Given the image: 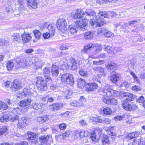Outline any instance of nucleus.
Here are the masks:
<instances>
[{
	"instance_id": "7",
	"label": "nucleus",
	"mask_w": 145,
	"mask_h": 145,
	"mask_svg": "<svg viewBox=\"0 0 145 145\" xmlns=\"http://www.w3.org/2000/svg\"><path fill=\"white\" fill-rule=\"evenodd\" d=\"M99 19V18L96 16L95 17V19L94 18L90 19V24L94 28L97 26L101 27L104 24L103 20H100Z\"/></svg>"
},
{
	"instance_id": "9",
	"label": "nucleus",
	"mask_w": 145,
	"mask_h": 145,
	"mask_svg": "<svg viewBox=\"0 0 145 145\" xmlns=\"http://www.w3.org/2000/svg\"><path fill=\"white\" fill-rule=\"evenodd\" d=\"M16 68H19L20 67L24 68H27L29 67V65L28 64L29 63L28 61H27V58L21 59L19 60L18 62L17 61Z\"/></svg>"
},
{
	"instance_id": "18",
	"label": "nucleus",
	"mask_w": 145,
	"mask_h": 145,
	"mask_svg": "<svg viewBox=\"0 0 145 145\" xmlns=\"http://www.w3.org/2000/svg\"><path fill=\"white\" fill-rule=\"evenodd\" d=\"M22 40L24 43L29 42L31 39L32 37L30 33H24L22 35Z\"/></svg>"
},
{
	"instance_id": "16",
	"label": "nucleus",
	"mask_w": 145,
	"mask_h": 145,
	"mask_svg": "<svg viewBox=\"0 0 145 145\" xmlns=\"http://www.w3.org/2000/svg\"><path fill=\"white\" fill-rule=\"evenodd\" d=\"M43 75L46 80L51 81L50 76V68L49 67L44 68L43 70Z\"/></svg>"
},
{
	"instance_id": "29",
	"label": "nucleus",
	"mask_w": 145,
	"mask_h": 145,
	"mask_svg": "<svg viewBox=\"0 0 145 145\" xmlns=\"http://www.w3.org/2000/svg\"><path fill=\"white\" fill-rule=\"evenodd\" d=\"M70 62L71 64V69L72 70L77 69L78 68L77 65L75 60L73 58H72L70 60Z\"/></svg>"
},
{
	"instance_id": "3",
	"label": "nucleus",
	"mask_w": 145,
	"mask_h": 145,
	"mask_svg": "<svg viewBox=\"0 0 145 145\" xmlns=\"http://www.w3.org/2000/svg\"><path fill=\"white\" fill-rule=\"evenodd\" d=\"M37 80L36 85L39 89L42 91H45L47 89V83L46 82H51V81L48 80H45L41 77L38 76L36 78Z\"/></svg>"
},
{
	"instance_id": "34",
	"label": "nucleus",
	"mask_w": 145,
	"mask_h": 145,
	"mask_svg": "<svg viewBox=\"0 0 145 145\" xmlns=\"http://www.w3.org/2000/svg\"><path fill=\"white\" fill-rule=\"evenodd\" d=\"M93 33L90 31L86 32L84 34V38L87 39H89L92 38L93 36Z\"/></svg>"
},
{
	"instance_id": "5",
	"label": "nucleus",
	"mask_w": 145,
	"mask_h": 145,
	"mask_svg": "<svg viewBox=\"0 0 145 145\" xmlns=\"http://www.w3.org/2000/svg\"><path fill=\"white\" fill-rule=\"evenodd\" d=\"M61 81L64 83H67L72 85L74 83L73 76L69 73L63 74L61 77Z\"/></svg>"
},
{
	"instance_id": "50",
	"label": "nucleus",
	"mask_w": 145,
	"mask_h": 145,
	"mask_svg": "<svg viewBox=\"0 0 145 145\" xmlns=\"http://www.w3.org/2000/svg\"><path fill=\"white\" fill-rule=\"evenodd\" d=\"M113 49V47H111L109 46H108L105 48V50L109 54H111L112 53Z\"/></svg>"
},
{
	"instance_id": "22",
	"label": "nucleus",
	"mask_w": 145,
	"mask_h": 145,
	"mask_svg": "<svg viewBox=\"0 0 145 145\" xmlns=\"http://www.w3.org/2000/svg\"><path fill=\"white\" fill-rule=\"evenodd\" d=\"M50 136L47 135H45L41 136L39 138L40 141L42 144H46L48 142Z\"/></svg>"
},
{
	"instance_id": "47",
	"label": "nucleus",
	"mask_w": 145,
	"mask_h": 145,
	"mask_svg": "<svg viewBox=\"0 0 145 145\" xmlns=\"http://www.w3.org/2000/svg\"><path fill=\"white\" fill-rule=\"evenodd\" d=\"M130 74L132 75L135 81L139 83H140V80L138 78V77L137 76L134 72H130Z\"/></svg>"
},
{
	"instance_id": "1",
	"label": "nucleus",
	"mask_w": 145,
	"mask_h": 145,
	"mask_svg": "<svg viewBox=\"0 0 145 145\" xmlns=\"http://www.w3.org/2000/svg\"><path fill=\"white\" fill-rule=\"evenodd\" d=\"M117 92L116 91L108 88V85H106L103 89V95L105 96L102 97V100L104 103L109 104V98H108L107 97L115 96L116 95Z\"/></svg>"
},
{
	"instance_id": "44",
	"label": "nucleus",
	"mask_w": 145,
	"mask_h": 145,
	"mask_svg": "<svg viewBox=\"0 0 145 145\" xmlns=\"http://www.w3.org/2000/svg\"><path fill=\"white\" fill-rule=\"evenodd\" d=\"M1 121V122H5L9 120V117L6 115L3 116L0 118Z\"/></svg>"
},
{
	"instance_id": "48",
	"label": "nucleus",
	"mask_w": 145,
	"mask_h": 145,
	"mask_svg": "<svg viewBox=\"0 0 145 145\" xmlns=\"http://www.w3.org/2000/svg\"><path fill=\"white\" fill-rule=\"evenodd\" d=\"M109 102L110 103L109 104H113L115 105H117L118 101L117 100L113 98H109Z\"/></svg>"
},
{
	"instance_id": "32",
	"label": "nucleus",
	"mask_w": 145,
	"mask_h": 145,
	"mask_svg": "<svg viewBox=\"0 0 145 145\" xmlns=\"http://www.w3.org/2000/svg\"><path fill=\"white\" fill-rule=\"evenodd\" d=\"M16 62L15 61H9L7 63V68L8 71H11L12 70L13 68L14 67V63Z\"/></svg>"
},
{
	"instance_id": "11",
	"label": "nucleus",
	"mask_w": 145,
	"mask_h": 145,
	"mask_svg": "<svg viewBox=\"0 0 145 145\" xmlns=\"http://www.w3.org/2000/svg\"><path fill=\"white\" fill-rule=\"evenodd\" d=\"M63 107V105L62 103H54L50 106L49 109L52 111L55 112L62 108Z\"/></svg>"
},
{
	"instance_id": "46",
	"label": "nucleus",
	"mask_w": 145,
	"mask_h": 145,
	"mask_svg": "<svg viewBox=\"0 0 145 145\" xmlns=\"http://www.w3.org/2000/svg\"><path fill=\"white\" fill-rule=\"evenodd\" d=\"M105 62V61L104 60L95 61H93V65H100L104 64Z\"/></svg>"
},
{
	"instance_id": "36",
	"label": "nucleus",
	"mask_w": 145,
	"mask_h": 145,
	"mask_svg": "<svg viewBox=\"0 0 145 145\" xmlns=\"http://www.w3.org/2000/svg\"><path fill=\"white\" fill-rule=\"evenodd\" d=\"M34 36L36 39H39L41 36V33L39 30H35L33 31Z\"/></svg>"
},
{
	"instance_id": "38",
	"label": "nucleus",
	"mask_w": 145,
	"mask_h": 145,
	"mask_svg": "<svg viewBox=\"0 0 145 145\" xmlns=\"http://www.w3.org/2000/svg\"><path fill=\"white\" fill-rule=\"evenodd\" d=\"M8 107V106L5 103L0 101V110H4L7 109Z\"/></svg>"
},
{
	"instance_id": "49",
	"label": "nucleus",
	"mask_w": 145,
	"mask_h": 145,
	"mask_svg": "<svg viewBox=\"0 0 145 145\" xmlns=\"http://www.w3.org/2000/svg\"><path fill=\"white\" fill-rule=\"evenodd\" d=\"M25 9L26 7L24 3L23 4L20 5V7H19L18 10L19 12H22L26 10Z\"/></svg>"
},
{
	"instance_id": "26",
	"label": "nucleus",
	"mask_w": 145,
	"mask_h": 145,
	"mask_svg": "<svg viewBox=\"0 0 145 145\" xmlns=\"http://www.w3.org/2000/svg\"><path fill=\"white\" fill-rule=\"evenodd\" d=\"M44 104L41 103H33L31 105L33 109L35 110H37L41 108L42 107Z\"/></svg>"
},
{
	"instance_id": "17",
	"label": "nucleus",
	"mask_w": 145,
	"mask_h": 145,
	"mask_svg": "<svg viewBox=\"0 0 145 145\" xmlns=\"http://www.w3.org/2000/svg\"><path fill=\"white\" fill-rule=\"evenodd\" d=\"M123 96L125 97V100L124 102H127L133 101L135 98V96L133 95L128 93H124Z\"/></svg>"
},
{
	"instance_id": "56",
	"label": "nucleus",
	"mask_w": 145,
	"mask_h": 145,
	"mask_svg": "<svg viewBox=\"0 0 145 145\" xmlns=\"http://www.w3.org/2000/svg\"><path fill=\"white\" fill-rule=\"evenodd\" d=\"M19 117L17 115H15L13 116L10 118V120L12 122H15L16 121L18 120Z\"/></svg>"
},
{
	"instance_id": "53",
	"label": "nucleus",
	"mask_w": 145,
	"mask_h": 145,
	"mask_svg": "<svg viewBox=\"0 0 145 145\" xmlns=\"http://www.w3.org/2000/svg\"><path fill=\"white\" fill-rule=\"evenodd\" d=\"M104 35L108 37H113V35L111 32L106 30Z\"/></svg>"
},
{
	"instance_id": "57",
	"label": "nucleus",
	"mask_w": 145,
	"mask_h": 145,
	"mask_svg": "<svg viewBox=\"0 0 145 145\" xmlns=\"http://www.w3.org/2000/svg\"><path fill=\"white\" fill-rule=\"evenodd\" d=\"M66 125L64 123H61L59 125V127L61 130H64L66 128Z\"/></svg>"
},
{
	"instance_id": "30",
	"label": "nucleus",
	"mask_w": 145,
	"mask_h": 145,
	"mask_svg": "<svg viewBox=\"0 0 145 145\" xmlns=\"http://www.w3.org/2000/svg\"><path fill=\"white\" fill-rule=\"evenodd\" d=\"M77 82L78 86L81 88H82L84 87L86 83L85 80L81 78H78Z\"/></svg>"
},
{
	"instance_id": "40",
	"label": "nucleus",
	"mask_w": 145,
	"mask_h": 145,
	"mask_svg": "<svg viewBox=\"0 0 145 145\" xmlns=\"http://www.w3.org/2000/svg\"><path fill=\"white\" fill-rule=\"evenodd\" d=\"M103 113L106 115H108L112 113V110L110 108L108 107L104 108L103 110Z\"/></svg>"
},
{
	"instance_id": "10",
	"label": "nucleus",
	"mask_w": 145,
	"mask_h": 145,
	"mask_svg": "<svg viewBox=\"0 0 145 145\" xmlns=\"http://www.w3.org/2000/svg\"><path fill=\"white\" fill-rule=\"evenodd\" d=\"M21 84L17 80H14L11 84V88L12 91H16L20 89Z\"/></svg>"
},
{
	"instance_id": "28",
	"label": "nucleus",
	"mask_w": 145,
	"mask_h": 145,
	"mask_svg": "<svg viewBox=\"0 0 145 145\" xmlns=\"http://www.w3.org/2000/svg\"><path fill=\"white\" fill-rule=\"evenodd\" d=\"M47 28L49 32L51 34V36H54L55 30V26L54 24H51L48 25Z\"/></svg>"
},
{
	"instance_id": "12",
	"label": "nucleus",
	"mask_w": 145,
	"mask_h": 145,
	"mask_svg": "<svg viewBox=\"0 0 145 145\" xmlns=\"http://www.w3.org/2000/svg\"><path fill=\"white\" fill-rule=\"evenodd\" d=\"M98 87L97 84L96 83H90L87 86L86 90L88 91H95Z\"/></svg>"
},
{
	"instance_id": "8",
	"label": "nucleus",
	"mask_w": 145,
	"mask_h": 145,
	"mask_svg": "<svg viewBox=\"0 0 145 145\" xmlns=\"http://www.w3.org/2000/svg\"><path fill=\"white\" fill-rule=\"evenodd\" d=\"M88 22V19L86 17H84L82 19H80L79 20L74 22V23L82 30L85 29Z\"/></svg>"
},
{
	"instance_id": "14",
	"label": "nucleus",
	"mask_w": 145,
	"mask_h": 145,
	"mask_svg": "<svg viewBox=\"0 0 145 145\" xmlns=\"http://www.w3.org/2000/svg\"><path fill=\"white\" fill-rule=\"evenodd\" d=\"M85 16L84 12L82 9L77 10L75 14L73 16L74 19H80L83 18Z\"/></svg>"
},
{
	"instance_id": "58",
	"label": "nucleus",
	"mask_w": 145,
	"mask_h": 145,
	"mask_svg": "<svg viewBox=\"0 0 145 145\" xmlns=\"http://www.w3.org/2000/svg\"><path fill=\"white\" fill-rule=\"evenodd\" d=\"M111 122V120L108 118H103V121L102 123H105L106 124H109Z\"/></svg>"
},
{
	"instance_id": "52",
	"label": "nucleus",
	"mask_w": 145,
	"mask_h": 145,
	"mask_svg": "<svg viewBox=\"0 0 145 145\" xmlns=\"http://www.w3.org/2000/svg\"><path fill=\"white\" fill-rule=\"evenodd\" d=\"M14 41H18L20 39V35L18 33H14L13 35Z\"/></svg>"
},
{
	"instance_id": "37",
	"label": "nucleus",
	"mask_w": 145,
	"mask_h": 145,
	"mask_svg": "<svg viewBox=\"0 0 145 145\" xmlns=\"http://www.w3.org/2000/svg\"><path fill=\"white\" fill-rule=\"evenodd\" d=\"M49 120L46 116H44L43 117H38L37 118V121L39 123H42Z\"/></svg>"
},
{
	"instance_id": "60",
	"label": "nucleus",
	"mask_w": 145,
	"mask_h": 145,
	"mask_svg": "<svg viewBox=\"0 0 145 145\" xmlns=\"http://www.w3.org/2000/svg\"><path fill=\"white\" fill-rule=\"evenodd\" d=\"M131 89L133 91H137L140 90V88L138 86L135 85L132 87Z\"/></svg>"
},
{
	"instance_id": "13",
	"label": "nucleus",
	"mask_w": 145,
	"mask_h": 145,
	"mask_svg": "<svg viewBox=\"0 0 145 145\" xmlns=\"http://www.w3.org/2000/svg\"><path fill=\"white\" fill-rule=\"evenodd\" d=\"M29 120L28 119L25 117L20 118L18 120V127L19 128L22 127L23 125L28 123Z\"/></svg>"
},
{
	"instance_id": "15",
	"label": "nucleus",
	"mask_w": 145,
	"mask_h": 145,
	"mask_svg": "<svg viewBox=\"0 0 145 145\" xmlns=\"http://www.w3.org/2000/svg\"><path fill=\"white\" fill-rule=\"evenodd\" d=\"M120 77L121 75L120 74L114 72L112 74L110 77V80L112 82L115 83L120 80Z\"/></svg>"
},
{
	"instance_id": "51",
	"label": "nucleus",
	"mask_w": 145,
	"mask_h": 145,
	"mask_svg": "<svg viewBox=\"0 0 145 145\" xmlns=\"http://www.w3.org/2000/svg\"><path fill=\"white\" fill-rule=\"evenodd\" d=\"M102 143L104 145H108L110 144L108 139L106 137H104L103 139Z\"/></svg>"
},
{
	"instance_id": "41",
	"label": "nucleus",
	"mask_w": 145,
	"mask_h": 145,
	"mask_svg": "<svg viewBox=\"0 0 145 145\" xmlns=\"http://www.w3.org/2000/svg\"><path fill=\"white\" fill-rule=\"evenodd\" d=\"M78 101L80 102V103L82 105V106H81V107H83L85 106V103L86 102V100L83 97L81 96Z\"/></svg>"
},
{
	"instance_id": "42",
	"label": "nucleus",
	"mask_w": 145,
	"mask_h": 145,
	"mask_svg": "<svg viewBox=\"0 0 145 145\" xmlns=\"http://www.w3.org/2000/svg\"><path fill=\"white\" fill-rule=\"evenodd\" d=\"M28 138L30 140H33L36 138V135L34 133L30 132H28L27 133Z\"/></svg>"
},
{
	"instance_id": "2",
	"label": "nucleus",
	"mask_w": 145,
	"mask_h": 145,
	"mask_svg": "<svg viewBox=\"0 0 145 145\" xmlns=\"http://www.w3.org/2000/svg\"><path fill=\"white\" fill-rule=\"evenodd\" d=\"M102 49V46L98 44H89L85 46L82 50V52L87 53L94 49L95 52L97 53L100 52Z\"/></svg>"
},
{
	"instance_id": "39",
	"label": "nucleus",
	"mask_w": 145,
	"mask_h": 145,
	"mask_svg": "<svg viewBox=\"0 0 145 145\" xmlns=\"http://www.w3.org/2000/svg\"><path fill=\"white\" fill-rule=\"evenodd\" d=\"M114 129V127H109L106 130L107 134L110 136L115 135V133L112 131Z\"/></svg>"
},
{
	"instance_id": "21",
	"label": "nucleus",
	"mask_w": 145,
	"mask_h": 145,
	"mask_svg": "<svg viewBox=\"0 0 145 145\" xmlns=\"http://www.w3.org/2000/svg\"><path fill=\"white\" fill-rule=\"evenodd\" d=\"M32 101L30 98H27L20 102V105L22 107L27 106L30 104Z\"/></svg>"
},
{
	"instance_id": "25",
	"label": "nucleus",
	"mask_w": 145,
	"mask_h": 145,
	"mask_svg": "<svg viewBox=\"0 0 145 145\" xmlns=\"http://www.w3.org/2000/svg\"><path fill=\"white\" fill-rule=\"evenodd\" d=\"M27 3L32 8H35L37 7V2L36 0H27Z\"/></svg>"
},
{
	"instance_id": "62",
	"label": "nucleus",
	"mask_w": 145,
	"mask_h": 145,
	"mask_svg": "<svg viewBox=\"0 0 145 145\" xmlns=\"http://www.w3.org/2000/svg\"><path fill=\"white\" fill-rule=\"evenodd\" d=\"M79 73L81 76L85 77H87L88 76V74L87 72L84 70L80 71Z\"/></svg>"
},
{
	"instance_id": "27",
	"label": "nucleus",
	"mask_w": 145,
	"mask_h": 145,
	"mask_svg": "<svg viewBox=\"0 0 145 145\" xmlns=\"http://www.w3.org/2000/svg\"><path fill=\"white\" fill-rule=\"evenodd\" d=\"M95 12L93 10L88 9L86 10L84 12L85 16H95Z\"/></svg>"
},
{
	"instance_id": "6",
	"label": "nucleus",
	"mask_w": 145,
	"mask_h": 145,
	"mask_svg": "<svg viewBox=\"0 0 145 145\" xmlns=\"http://www.w3.org/2000/svg\"><path fill=\"white\" fill-rule=\"evenodd\" d=\"M33 93L29 89L26 88H24L22 92L18 93L17 95L18 98L25 97L30 98V97H33Z\"/></svg>"
},
{
	"instance_id": "23",
	"label": "nucleus",
	"mask_w": 145,
	"mask_h": 145,
	"mask_svg": "<svg viewBox=\"0 0 145 145\" xmlns=\"http://www.w3.org/2000/svg\"><path fill=\"white\" fill-rule=\"evenodd\" d=\"M96 16H98V18H99V19L100 20H103L104 22L103 19L104 18H108V12L105 11H100L98 15Z\"/></svg>"
},
{
	"instance_id": "59",
	"label": "nucleus",
	"mask_w": 145,
	"mask_h": 145,
	"mask_svg": "<svg viewBox=\"0 0 145 145\" xmlns=\"http://www.w3.org/2000/svg\"><path fill=\"white\" fill-rule=\"evenodd\" d=\"M7 130V128L4 126L2 127V128L0 129V135H3L6 131Z\"/></svg>"
},
{
	"instance_id": "4",
	"label": "nucleus",
	"mask_w": 145,
	"mask_h": 145,
	"mask_svg": "<svg viewBox=\"0 0 145 145\" xmlns=\"http://www.w3.org/2000/svg\"><path fill=\"white\" fill-rule=\"evenodd\" d=\"M57 29L63 33H65L66 30L67 24L66 20L64 18H59L57 20L56 23Z\"/></svg>"
},
{
	"instance_id": "64",
	"label": "nucleus",
	"mask_w": 145,
	"mask_h": 145,
	"mask_svg": "<svg viewBox=\"0 0 145 145\" xmlns=\"http://www.w3.org/2000/svg\"><path fill=\"white\" fill-rule=\"evenodd\" d=\"M96 135L95 132L91 133L90 138L93 141H95L96 140Z\"/></svg>"
},
{
	"instance_id": "33",
	"label": "nucleus",
	"mask_w": 145,
	"mask_h": 145,
	"mask_svg": "<svg viewBox=\"0 0 145 145\" xmlns=\"http://www.w3.org/2000/svg\"><path fill=\"white\" fill-rule=\"evenodd\" d=\"M70 104L72 106L76 107H81V106H82V105L80 103V102L78 100H74L72 101L70 103Z\"/></svg>"
},
{
	"instance_id": "19",
	"label": "nucleus",
	"mask_w": 145,
	"mask_h": 145,
	"mask_svg": "<svg viewBox=\"0 0 145 145\" xmlns=\"http://www.w3.org/2000/svg\"><path fill=\"white\" fill-rule=\"evenodd\" d=\"M59 67L53 65L51 68V73L53 76H57L59 74Z\"/></svg>"
},
{
	"instance_id": "20",
	"label": "nucleus",
	"mask_w": 145,
	"mask_h": 145,
	"mask_svg": "<svg viewBox=\"0 0 145 145\" xmlns=\"http://www.w3.org/2000/svg\"><path fill=\"white\" fill-rule=\"evenodd\" d=\"M78 25L75 26L73 25H71L68 26V30L70 33L73 34L75 35L76 34L78 30Z\"/></svg>"
},
{
	"instance_id": "63",
	"label": "nucleus",
	"mask_w": 145,
	"mask_h": 145,
	"mask_svg": "<svg viewBox=\"0 0 145 145\" xmlns=\"http://www.w3.org/2000/svg\"><path fill=\"white\" fill-rule=\"evenodd\" d=\"M43 37L45 39L49 38L50 36H53L51 35V34L50 33H46L43 35Z\"/></svg>"
},
{
	"instance_id": "54",
	"label": "nucleus",
	"mask_w": 145,
	"mask_h": 145,
	"mask_svg": "<svg viewBox=\"0 0 145 145\" xmlns=\"http://www.w3.org/2000/svg\"><path fill=\"white\" fill-rule=\"evenodd\" d=\"M106 29L105 28H103L99 29L97 31V33L100 35H105V32H106Z\"/></svg>"
},
{
	"instance_id": "61",
	"label": "nucleus",
	"mask_w": 145,
	"mask_h": 145,
	"mask_svg": "<svg viewBox=\"0 0 145 145\" xmlns=\"http://www.w3.org/2000/svg\"><path fill=\"white\" fill-rule=\"evenodd\" d=\"M8 43V42L3 39H0V45L3 46L6 45Z\"/></svg>"
},
{
	"instance_id": "35",
	"label": "nucleus",
	"mask_w": 145,
	"mask_h": 145,
	"mask_svg": "<svg viewBox=\"0 0 145 145\" xmlns=\"http://www.w3.org/2000/svg\"><path fill=\"white\" fill-rule=\"evenodd\" d=\"M122 106L123 108L125 110L127 111H131L132 109L131 105L123 102L122 105Z\"/></svg>"
},
{
	"instance_id": "45",
	"label": "nucleus",
	"mask_w": 145,
	"mask_h": 145,
	"mask_svg": "<svg viewBox=\"0 0 145 145\" xmlns=\"http://www.w3.org/2000/svg\"><path fill=\"white\" fill-rule=\"evenodd\" d=\"M106 67L108 69H112L115 68H116V64L114 63H109Z\"/></svg>"
},
{
	"instance_id": "24",
	"label": "nucleus",
	"mask_w": 145,
	"mask_h": 145,
	"mask_svg": "<svg viewBox=\"0 0 145 145\" xmlns=\"http://www.w3.org/2000/svg\"><path fill=\"white\" fill-rule=\"evenodd\" d=\"M27 61H28L29 63V66L32 65V64H35L39 60L38 58L36 57H28L27 58Z\"/></svg>"
},
{
	"instance_id": "31",
	"label": "nucleus",
	"mask_w": 145,
	"mask_h": 145,
	"mask_svg": "<svg viewBox=\"0 0 145 145\" xmlns=\"http://www.w3.org/2000/svg\"><path fill=\"white\" fill-rule=\"evenodd\" d=\"M94 70L95 71L100 73L101 76H105L106 74L104 69L101 67H97L94 69Z\"/></svg>"
},
{
	"instance_id": "43",
	"label": "nucleus",
	"mask_w": 145,
	"mask_h": 145,
	"mask_svg": "<svg viewBox=\"0 0 145 145\" xmlns=\"http://www.w3.org/2000/svg\"><path fill=\"white\" fill-rule=\"evenodd\" d=\"M108 18H110L116 17L118 15L116 13L114 12H108Z\"/></svg>"
},
{
	"instance_id": "55",
	"label": "nucleus",
	"mask_w": 145,
	"mask_h": 145,
	"mask_svg": "<svg viewBox=\"0 0 145 145\" xmlns=\"http://www.w3.org/2000/svg\"><path fill=\"white\" fill-rule=\"evenodd\" d=\"M80 130H76L73 133V134L74 136V137L75 138L80 137Z\"/></svg>"
}]
</instances>
